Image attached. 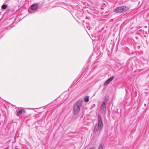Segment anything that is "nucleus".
<instances>
[{"label":"nucleus","mask_w":149,"mask_h":149,"mask_svg":"<svg viewBox=\"0 0 149 149\" xmlns=\"http://www.w3.org/2000/svg\"><path fill=\"white\" fill-rule=\"evenodd\" d=\"M82 104V100L81 99L77 101L74 104L73 109V113L74 115H77L79 113Z\"/></svg>","instance_id":"2"},{"label":"nucleus","mask_w":149,"mask_h":149,"mask_svg":"<svg viewBox=\"0 0 149 149\" xmlns=\"http://www.w3.org/2000/svg\"><path fill=\"white\" fill-rule=\"evenodd\" d=\"M38 7V6L36 4H33L31 6V8L32 10H34L36 9Z\"/></svg>","instance_id":"7"},{"label":"nucleus","mask_w":149,"mask_h":149,"mask_svg":"<svg viewBox=\"0 0 149 149\" xmlns=\"http://www.w3.org/2000/svg\"><path fill=\"white\" fill-rule=\"evenodd\" d=\"M89 149H95L94 148L92 147V148H89Z\"/></svg>","instance_id":"13"},{"label":"nucleus","mask_w":149,"mask_h":149,"mask_svg":"<svg viewBox=\"0 0 149 149\" xmlns=\"http://www.w3.org/2000/svg\"><path fill=\"white\" fill-rule=\"evenodd\" d=\"M97 50V54L99 56H101V52L100 51V48L99 47H96L95 49V50Z\"/></svg>","instance_id":"5"},{"label":"nucleus","mask_w":149,"mask_h":149,"mask_svg":"<svg viewBox=\"0 0 149 149\" xmlns=\"http://www.w3.org/2000/svg\"><path fill=\"white\" fill-rule=\"evenodd\" d=\"M114 77L112 76L111 77L108 79L104 83L105 85H108L111 81L114 79Z\"/></svg>","instance_id":"4"},{"label":"nucleus","mask_w":149,"mask_h":149,"mask_svg":"<svg viewBox=\"0 0 149 149\" xmlns=\"http://www.w3.org/2000/svg\"><path fill=\"white\" fill-rule=\"evenodd\" d=\"M107 100L105 99L104 101L103 102L102 104V105L106 106V103L107 102Z\"/></svg>","instance_id":"11"},{"label":"nucleus","mask_w":149,"mask_h":149,"mask_svg":"<svg viewBox=\"0 0 149 149\" xmlns=\"http://www.w3.org/2000/svg\"><path fill=\"white\" fill-rule=\"evenodd\" d=\"M24 110L23 109H21L18 112H17V115L18 116H19L20 115H21L22 113H23V112L24 111Z\"/></svg>","instance_id":"8"},{"label":"nucleus","mask_w":149,"mask_h":149,"mask_svg":"<svg viewBox=\"0 0 149 149\" xmlns=\"http://www.w3.org/2000/svg\"><path fill=\"white\" fill-rule=\"evenodd\" d=\"M98 122L94 126V132L97 134H98L99 132L102 129L103 124L102 120L101 118L100 115H98L97 117Z\"/></svg>","instance_id":"1"},{"label":"nucleus","mask_w":149,"mask_h":149,"mask_svg":"<svg viewBox=\"0 0 149 149\" xmlns=\"http://www.w3.org/2000/svg\"><path fill=\"white\" fill-rule=\"evenodd\" d=\"M106 106L102 105L101 110V112L102 113H104L106 110Z\"/></svg>","instance_id":"6"},{"label":"nucleus","mask_w":149,"mask_h":149,"mask_svg":"<svg viewBox=\"0 0 149 149\" xmlns=\"http://www.w3.org/2000/svg\"><path fill=\"white\" fill-rule=\"evenodd\" d=\"M103 146L104 145L103 144H100L98 148V149H103Z\"/></svg>","instance_id":"12"},{"label":"nucleus","mask_w":149,"mask_h":149,"mask_svg":"<svg viewBox=\"0 0 149 149\" xmlns=\"http://www.w3.org/2000/svg\"><path fill=\"white\" fill-rule=\"evenodd\" d=\"M129 9V8L128 7L122 6L116 8L113 11L116 13H120L127 11Z\"/></svg>","instance_id":"3"},{"label":"nucleus","mask_w":149,"mask_h":149,"mask_svg":"<svg viewBox=\"0 0 149 149\" xmlns=\"http://www.w3.org/2000/svg\"><path fill=\"white\" fill-rule=\"evenodd\" d=\"M89 97L88 96H86L84 98V100L86 102H88L89 101Z\"/></svg>","instance_id":"9"},{"label":"nucleus","mask_w":149,"mask_h":149,"mask_svg":"<svg viewBox=\"0 0 149 149\" xmlns=\"http://www.w3.org/2000/svg\"><path fill=\"white\" fill-rule=\"evenodd\" d=\"M7 7L8 6L4 4L2 6L1 8L2 9L5 10L7 8Z\"/></svg>","instance_id":"10"}]
</instances>
